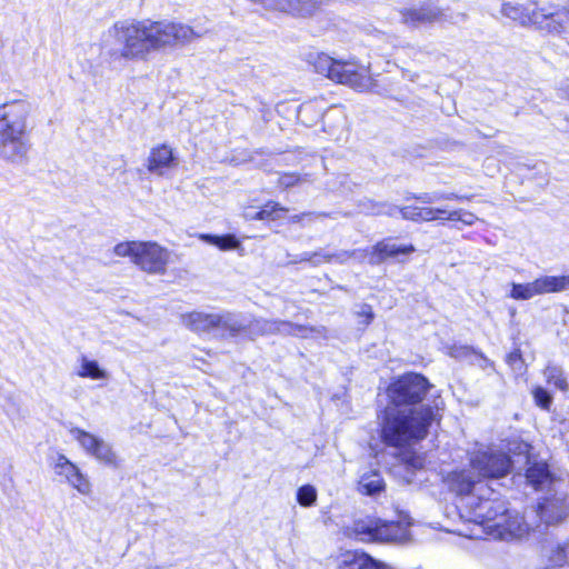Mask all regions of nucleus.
Listing matches in <instances>:
<instances>
[{
  "mask_svg": "<svg viewBox=\"0 0 569 569\" xmlns=\"http://www.w3.org/2000/svg\"><path fill=\"white\" fill-rule=\"evenodd\" d=\"M532 397L536 406H538L542 410L550 411L551 405L553 402V397L547 389L540 386L535 387L532 390Z\"/></svg>",
  "mask_w": 569,
  "mask_h": 569,
  "instance_id": "473e14b6",
  "label": "nucleus"
},
{
  "mask_svg": "<svg viewBox=\"0 0 569 569\" xmlns=\"http://www.w3.org/2000/svg\"><path fill=\"white\" fill-rule=\"evenodd\" d=\"M351 569H393L387 563L373 559L368 553H355L350 561Z\"/></svg>",
  "mask_w": 569,
  "mask_h": 569,
  "instance_id": "c85d7f7f",
  "label": "nucleus"
},
{
  "mask_svg": "<svg viewBox=\"0 0 569 569\" xmlns=\"http://www.w3.org/2000/svg\"><path fill=\"white\" fill-rule=\"evenodd\" d=\"M310 63L313 66L316 72L323 74L333 81H336V79H340L338 73L343 68V61L336 60L321 52L310 54Z\"/></svg>",
  "mask_w": 569,
  "mask_h": 569,
  "instance_id": "f3484780",
  "label": "nucleus"
},
{
  "mask_svg": "<svg viewBox=\"0 0 569 569\" xmlns=\"http://www.w3.org/2000/svg\"><path fill=\"white\" fill-rule=\"evenodd\" d=\"M506 362L518 375H521L526 369L521 351L518 348L507 355Z\"/></svg>",
  "mask_w": 569,
  "mask_h": 569,
  "instance_id": "4c0bfd02",
  "label": "nucleus"
},
{
  "mask_svg": "<svg viewBox=\"0 0 569 569\" xmlns=\"http://www.w3.org/2000/svg\"><path fill=\"white\" fill-rule=\"evenodd\" d=\"M566 96L569 98V87L566 89Z\"/></svg>",
  "mask_w": 569,
  "mask_h": 569,
  "instance_id": "3c124183",
  "label": "nucleus"
},
{
  "mask_svg": "<svg viewBox=\"0 0 569 569\" xmlns=\"http://www.w3.org/2000/svg\"><path fill=\"white\" fill-rule=\"evenodd\" d=\"M420 207L405 206L400 208L401 218L412 222H418Z\"/></svg>",
  "mask_w": 569,
  "mask_h": 569,
  "instance_id": "37998d69",
  "label": "nucleus"
},
{
  "mask_svg": "<svg viewBox=\"0 0 569 569\" xmlns=\"http://www.w3.org/2000/svg\"><path fill=\"white\" fill-rule=\"evenodd\" d=\"M72 437L79 442L82 449L90 456L93 457L96 448L98 447L99 437L87 432L80 428H72L70 430Z\"/></svg>",
  "mask_w": 569,
  "mask_h": 569,
  "instance_id": "bb28decb",
  "label": "nucleus"
},
{
  "mask_svg": "<svg viewBox=\"0 0 569 569\" xmlns=\"http://www.w3.org/2000/svg\"><path fill=\"white\" fill-rule=\"evenodd\" d=\"M183 326L193 332L213 333L220 338H234L244 329V317L236 312L207 313L192 311L181 316Z\"/></svg>",
  "mask_w": 569,
  "mask_h": 569,
  "instance_id": "423d86ee",
  "label": "nucleus"
},
{
  "mask_svg": "<svg viewBox=\"0 0 569 569\" xmlns=\"http://www.w3.org/2000/svg\"><path fill=\"white\" fill-rule=\"evenodd\" d=\"M340 79L336 82L347 84L357 91H371L380 93L377 81L371 78L367 69L358 68L353 62L343 61V68L338 73Z\"/></svg>",
  "mask_w": 569,
  "mask_h": 569,
  "instance_id": "4468645a",
  "label": "nucleus"
},
{
  "mask_svg": "<svg viewBox=\"0 0 569 569\" xmlns=\"http://www.w3.org/2000/svg\"><path fill=\"white\" fill-rule=\"evenodd\" d=\"M355 312H356L357 317H359L361 319L359 321V323L365 325V326H368L369 323H371V321L375 318L371 306L367 305V303L358 305Z\"/></svg>",
  "mask_w": 569,
  "mask_h": 569,
  "instance_id": "a19ab883",
  "label": "nucleus"
},
{
  "mask_svg": "<svg viewBox=\"0 0 569 569\" xmlns=\"http://www.w3.org/2000/svg\"><path fill=\"white\" fill-rule=\"evenodd\" d=\"M530 526L525 517L516 510H510L503 515L496 525H490V536L499 540H510L521 538L529 532Z\"/></svg>",
  "mask_w": 569,
  "mask_h": 569,
  "instance_id": "ddd939ff",
  "label": "nucleus"
},
{
  "mask_svg": "<svg viewBox=\"0 0 569 569\" xmlns=\"http://www.w3.org/2000/svg\"><path fill=\"white\" fill-rule=\"evenodd\" d=\"M402 23L417 28L446 20V13L433 0L421 1L418 6L403 8L399 11Z\"/></svg>",
  "mask_w": 569,
  "mask_h": 569,
  "instance_id": "f8f14e48",
  "label": "nucleus"
},
{
  "mask_svg": "<svg viewBox=\"0 0 569 569\" xmlns=\"http://www.w3.org/2000/svg\"><path fill=\"white\" fill-rule=\"evenodd\" d=\"M382 204H383V202H376L372 200H367L361 203V208H362V211L366 212L367 214L380 216L383 213V208L380 207Z\"/></svg>",
  "mask_w": 569,
  "mask_h": 569,
  "instance_id": "79ce46f5",
  "label": "nucleus"
},
{
  "mask_svg": "<svg viewBox=\"0 0 569 569\" xmlns=\"http://www.w3.org/2000/svg\"><path fill=\"white\" fill-rule=\"evenodd\" d=\"M446 220L449 221H461L466 226H471L477 220V217L472 212L463 210L447 211Z\"/></svg>",
  "mask_w": 569,
  "mask_h": 569,
  "instance_id": "58836bf2",
  "label": "nucleus"
},
{
  "mask_svg": "<svg viewBox=\"0 0 569 569\" xmlns=\"http://www.w3.org/2000/svg\"><path fill=\"white\" fill-rule=\"evenodd\" d=\"M472 353H475L477 356V359H478L477 365L482 370L491 369L492 371H495L493 362L490 359H488L486 356H483L482 353H478V352L473 351V349H471L470 347L463 346V347L455 348L451 352V356L468 357Z\"/></svg>",
  "mask_w": 569,
  "mask_h": 569,
  "instance_id": "7c9ffc66",
  "label": "nucleus"
},
{
  "mask_svg": "<svg viewBox=\"0 0 569 569\" xmlns=\"http://www.w3.org/2000/svg\"><path fill=\"white\" fill-rule=\"evenodd\" d=\"M204 33L203 29L167 19L121 20L103 36L99 57L110 70H118L130 61H148L152 53L191 43Z\"/></svg>",
  "mask_w": 569,
  "mask_h": 569,
  "instance_id": "f257e3e1",
  "label": "nucleus"
},
{
  "mask_svg": "<svg viewBox=\"0 0 569 569\" xmlns=\"http://www.w3.org/2000/svg\"><path fill=\"white\" fill-rule=\"evenodd\" d=\"M376 521V518L370 517L355 520L351 527L352 535L361 541H373Z\"/></svg>",
  "mask_w": 569,
  "mask_h": 569,
  "instance_id": "b1692460",
  "label": "nucleus"
},
{
  "mask_svg": "<svg viewBox=\"0 0 569 569\" xmlns=\"http://www.w3.org/2000/svg\"><path fill=\"white\" fill-rule=\"evenodd\" d=\"M416 251L413 244H397L392 238H385L368 249V262L371 266L381 264L388 258H396L400 254H410Z\"/></svg>",
  "mask_w": 569,
  "mask_h": 569,
  "instance_id": "dca6fc26",
  "label": "nucleus"
},
{
  "mask_svg": "<svg viewBox=\"0 0 569 569\" xmlns=\"http://www.w3.org/2000/svg\"><path fill=\"white\" fill-rule=\"evenodd\" d=\"M322 254V249H319L317 251H313V252H302L298 256H296L292 260H291V263H300V262H308L310 263V266L312 267H318L322 263V260H316L317 257H321Z\"/></svg>",
  "mask_w": 569,
  "mask_h": 569,
  "instance_id": "ea45409f",
  "label": "nucleus"
},
{
  "mask_svg": "<svg viewBox=\"0 0 569 569\" xmlns=\"http://www.w3.org/2000/svg\"><path fill=\"white\" fill-rule=\"evenodd\" d=\"M174 158L172 149L166 144L151 149L148 157V170L151 173L161 176L163 169L170 168L173 164Z\"/></svg>",
  "mask_w": 569,
  "mask_h": 569,
  "instance_id": "a211bd4d",
  "label": "nucleus"
},
{
  "mask_svg": "<svg viewBox=\"0 0 569 569\" xmlns=\"http://www.w3.org/2000/svg\"><path fill=\"white\" fill-rule=\"evenodd\" d=\"M358 490L373 497L385 490L383 479L378 472L365 473L359 480Z\"/></svg>",
  "mask_w": 569,
  "mask_h": 569,
  "instance_id": "4be33fe9",
  "label": "nucleus"
},
{
  "mask_svg": "<svg viewBox=\"0 0 569 569\" xmlns=\"http://www.w3.org/2000/svg\"><path fill=\"white\" fill-rule=\"evenodd\" d=\"M447 210L441 208L420 207L419 222H429L435 220H446Z\"/></svg>",
  "mask_w": 569,
  "mask_h": 569,
  "instance_id": "f704fd0d",
  "label": "nucleus"
},
{
  "mask_svg": "<svg viewBox=\"0 0 569 569\" xmlns=\"http://www.w3.org/2000/svg\"><path fill=\"white\" fill-rule=\"evenodd\" d=\"M300 181L299 176L295 173H284L279 177L278 183L280 187L290 188L296 186Z\"/></svg>",
  "mask_w": 569,
  "mask_h": 569,
  "instance_id": "a18cd8bd",
  "label": "nucleus"
},
{
  "mask_svg": "<svg viewBox=\"0 0 569 569\" xmlns=\"http://www.w3.org/2000/svg\"><path fill=\"white\" fill-rule=\"evenodd\" d=\"M527 481L537 491H546L538 503L537 515L546 525L562 521L569 512L568 495L560 489L563 485L557 479L546 462H533L526 471Z\"/></svg>",
  "mask_w": 569,
  "mask_h": 569,
  "instance_id": "39448f33",
  "label": "nucleus"
},
{
  "mask_svg": "<svg viewBox=\"0 0 569 569\" xmlns=\"http://www.w3.org/2000/svg\"><path fill=\"white\" fill-rule=\"evenodd\" d=\"M443 481L448 489L458 496H469L475 491L477 492L475 497L482 491L495 495V490L485 483L471 467L470 469H459L449 472Z\"/></svg>",
  "mask_w": 569,
  "mask_h": 569,
  "instance_id": "9b49d317",
  "label": "nucleus"
},
{
  "mask_svg": "<svg viewBox=\"0 0 569 569\" xmlns=\"http://www.w3.org/2000/svg\"><path fill=\"white\" fill-rule=\"evenodd\" d=\"M543 376L549 385H553L557 389L563 392L568 391L569 383L559 366L551 363L548 365L543 370Z\"/></svg>",
  "mask_w": 569,
  "mask_h": 569,
  "instance_id": "a878e982",
  "label": "nucleus"
},
{
  "mask_svg": "<svg viewBox=\"0 0 569 569\" xmlns=\"http://www.w3.org/2000/svg\"><path fill=\"white\" fill-rule=\"evenodd\" d=\"M406 199L407 200L415 199L417 201H420L421 203L429 204V203H433L436 201H439V192L412 193V194L408 196Z\"/></svg>",
  "mask_w": 569,
  "mask_h": 569,
  "instance_id": "c03bdc74",
  "label": "nucleus"
},
{
  "mask_svg": "<svg viewBox=\"0 0 569 569\" xmlns=\"http://www.w3.org/2000/svg\"><path fill=\"white\" fill-rule=\"evenodd\" d=\"M97 445L98 447L96 448L93 457L106 465L116 466L117 456L113 452L111 446L101 438Z\"/></svg>",
  "mask_w": 569,
  "mask_h": 569,
  "instance_id": "2f4dec72",
  "label": "nucleus"
},
{
  "mask_svg": "<svg viewBox=\"0 0 569 569\" xmlns=\"http://www.w3.org/2000/svg\"><path fill=\"white\" fill-rule=\"evenodd\" d=\"M383 208V213L385 216H388V217H396L398 213H400V208L401 207H398L396 204H392V203H389V202H383V204L381 206Z\"/></svg>",
  "mask_w": 569,
  "mask_h": 569,
  "instance_id": "49530a36",
  "label": "nucleus"
},
{
  "mask_svg": "<svg viewBox=\"0 0 569 569\" xmlns=\"http://www.w3.org/2000/svg\"><path fill=\"white\" fill-rule=\"evenodd\" d=\"M530 449L531 446L525 441H510L508 443V451L513 456L522 458L525 463L529 465V467L532 465L530 463L529 457Z\"/></svg>",
  "mask_w": 569,
  "mask_h": 569,
  "instance_id": "c9c22d12",
  "label": "nucleus"
},
{
  "mask_svg": "<svg viewBox=\"0 0 569 569\" xmlns=\"http://www.w3.org/2000/svg\"><path fill=\"white\" fill-rule=\"evenodd\" d=\"M476 498L478 502L473 506V516L490 535V525H496L503 519V515L508 511V502L496 491L495 495L482 491Z\"/></svg>",
  "mask_w": 569,
  "mask_h": 569,
  "instance_id": "9d476101",
  "label": "nucleus"
},
{
  "mask_svg": "<svg viewBox=\"0 0 569 569\" xmlns=\"http://www.w3.org/2000/svg\"><path fill=\"white\" fill-rule=\"evenodd\" d=\"M325 218H336L335 212H325V211H313V212H302L300 214H295L289 218V220L293 223H300L303 220H308L309 222L315 220H323Z\"/></svg>",
  "mask_w": 569,
  "mask_h": 569,
  "instance_id": "e433bc0d",
  "label": "nucleus"
},
{
  "mask_svg": "<svg viewBox=\"0 0 569 569\" xmlns=\"http://www.w3.org/2000/svg\"><path fill=\"white\" fill-rule=\"evenodd\" d=\"M538 278L527 283H511L509 297L515 300H529L535 296H540Z\"/></svg>",
  "mask_w": 569,
  "mask_h": 569,
  "instance_id": "393cba45",
  "label": "nucleus"
},
{
  "mask_svg": "<svg viewBox=\"0 0 569 569\" xmlns=\"http://www.w3.org/2000/svg\"><path fill=\"white\" fill-rule=\"evenodd\" d=\"M312 107L313 104L311 102H306L301 104L298 111V117L303 121V118L309 113Z\"/></svg>",
  "mask_w": 569,
  "mask_h": 569,
  "instance_id": "de8ad7c7",
  "label": "nucleus"
},
{
  "mask_svg": "<svg viewBox=\"0 0 569 569\" xmlns=\"http://www.w3.org/2000/svg\"><path fill=\"white\" fill-rule=\"evenodd\" d=\"M406 528L399 522L377 519L373 541L390 542L401 540L406 537Z\"/></svg>",
  "mask_w": 569,
  "mask_h": 569,
  "instance_id": "6ab92c4d",
  "label": "nucleus"
},
{
  "mask_svg": "<svg viewBox=\"0 0 569 569\" xmlns=\"http://www.w3.org/2000/svg\"><path fill=\"white\" fill-rule=\"evenodd\" d=\"M317 500V490L311 485L301 486L297 491V501L302 507H310Z\"/></svg>",
  "mask_w": 569,
  "mask_h": 569,
  "instance_id": "72a5a7b5",
  "label": "nucleus"
},
{
  "mask_svg": "<svg viewBox=\"0 0 569 569\" xmlns=\"http://www.w3.org/2000/svg\"><path fill=\"white\" fill-rule=\"evenodd\" d=\"M500 12L522 27L535 26L548 33L559 34L569 28V9L565 7H538L533 0H513L502 2Z\"/></svg>",
  "mask_w": 569,
  "mask_h": 569,
  "instance_id": "20e7f679",
  "label": "nucleus"
},
{
  "mask_svg": "<svg viewBox=\"0 0 569 569\" xmlns=\"http://www.w3.org/2000/svg\"><path fill=\"white\" fill-rule=\"evenodd\" d=\"M199 238L212 246L218 247L220 250H234L241 247L240 240L231 233L228 234H210V233H201Z\"/></svg>",
  "mask_w": 569,
  "mask_h": 569,
  "instance_id": "5701e85b",
  "label": "nucleus"
},
{
  "mask_svg": "<svg viewBox=\"0 0 569 569\" xmlns=\"http://www.w3.org/2000/svg\"><path fill=\"white\" fill-rule=\"evenodd\" d=\"M431 385L419 373H405L387 389L390 406L379 415L382 441L401 448L425 439L435 420L430 405L421 403Z\"/></svg>",
  "mask_w": 569,
  "mask_h": 569,
  "instance_id": "f03ea898",
  "label": "nucleus"
},
{
  "mask_svg": "<svg viewBox=\"0 0 569 569\" xmlns=\"http://www.w3.org/2000/svg\"><path fill=\"white\" fill-rule=\"evenodd\" d=\"M278 211L284 212L287 209L277 202L270 201L266 203L263 208L254 211L253 213L247 212L246 217L253 220H276L279 218L277 214Z\"/></svg>",
  "mask_w": 569,
  "mask_h": 569,
  "instance_id": "c756f323",
  "label": "nucleus"
},
{
  "mask_svg": "<svg viewBox=\"0 0 569 569\" xmlns=\"http://www.w3.org/2000/svg\"><path fill=\"white\" fill-rule=\"evenodd\" d=\"M540 293H556L569 289V274L567 276H542L538 278Z\"/></svg>",
  "mask_w": 569,
  "mask_h": 569,
  "instance_id": "412c9836",
  "label": "nucleus"
},
{
  "mask_svg": "<svg viewBox=\"0 0 569 569\" xmlns=\"http://www.w3.org/2000/svg\"><path fill=\"white\" fill-rule=\"evenodd\" d=\"M331 111H328L327 113L322 114L323 121L326 122L328 119L331 118Z\"/></svg>",
  "mask_w": 569,
  "mask_h": 569,
  "instance_id": "8fccbe9b",
  "label": "nucleus"
},
{
  "mask_svg": "<svg viewBox=\"0 0 569 569\" xmlns=\"http://www.w3.org/2000/svg\"><path fill=\"white\" fill-rule=\"evenodd\" d=\"M78 376L90 379H106L108 373L104 369L100 368L98 361L89 360L86 357L81 358V369L78 371Z\"/></svg>",
  "mask_w": 569,
  "mask_h": 569,
  "instance_id": "cd10ccee",
  "label": "nucleus"
},
{
  "mask_svg": "<svg viewBox=\"0 0 569 569\" xmlns=\"http://www.w3.org/2000/svg\"><path fill=\"white\" fill-rule=\"evenodd\" d=\"M510 456L496 451H476L470 458V467L481 478H502L512 467Z\"/></svg>",
  "mask_w": 569,
  "mask_h": 569,
  "instance_id": "1a4fd4ad",
  "label": "nucleus"
},
{
  "mask_svg": "<svg viewBox=\"0 0 569 569\" xmlns=\"http://www.w3.org/2000/svg\"><path fill=\"white\" fill-rule=\"evenodd\" d=\"M367 254L368 249L339 250L336 252H325L322 250L321 257L323 258L322 263L336 262L343 264L350 259L363 262L367 259Z\"/></svg>",
  "mask_w": 569,
  "mask_h": 569,
  "instance_id": "aec40b11",
  "label": "nucleus"
},
{
  "mask_svg": "<svg viewBox=\"0 0 569 569\" xmlns=\"http://www.w3.org/2000/svg\"><path fill=\"white\" fill-rule=\"evenodd\" d=\"M452 199H468L467 197H463V196H458L456 193H445V192H439V200H452Z\"/></svg>",
  "mask_w": 569,
  "mask_h": 569,
  "instance_id": "09e8293b",
  "label": "nucleus"
},
{
  "mask_svg": "<svg viewBox=\"0 0 569 569\" xmlns=\"http://www.w3.org/2000/svg\"><path fill=\"white\" fill-rule=\"evenodd\" d=\"M118 257H129L141 270L163 274L169 263L170 253L156 242L126 241L113 248Z\"/></svg>",
  "mask_w": 569,
  "mask_h": 569,
  "instance_id": "0eeeda50",
  "label": "nucleus"
},
{
  "mask_svg": "<svg viewBox=\"0 0 569 569\" xmlns=\"http://www.w3.org/2000/svg\"><path fill=\"white\" fill-rule=\"evenodd\" d=\"M53 469L56 475L63 477L81 495H89L91 492V483L88 477L64 455H58Z\"/></svg>",
  "mask_w": 569,
  "mask_h": 569,
  "instance_id": "2eb2a0df",
  "label": "nucleus"
},
{
  "mask_svg": "<svg viewBox=\"0 0 569 569\" xmlns=\"http://www.w3.org/2000/svg\"><path fill=\"white\" fill-rule=\"evenodd\" d=\"M326 328L320 327H311L305 325H298L290 321L284 320H269L263 318H256L251 321H247L244 319V329L240 335L248 336H263V335H283V336H292L302 339H307L312 337L315 333L325 336Z\"/></svg>",
  "mask_w": 569,
  "mask_h": 569,
  "instance_id": "6e6552de",
  "label": "nucleus"
},
{
  "mask_svg": "<svg viewBox=\"0 0 569 569\" xmlns=\"http://www.w3.org/2000/svg\"><path fill=\"white\" fill-rule=\"evenodd\" d=\"M32 104L27 99H13L0 106V160L23 164L32 148L30 117Z\"/></svg>",
  "mask_w": 569,
  "mask_h": 569,
  "instance_id": "7ed1b4c3",
  "label": "nucleus"
}]
</instances>
